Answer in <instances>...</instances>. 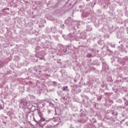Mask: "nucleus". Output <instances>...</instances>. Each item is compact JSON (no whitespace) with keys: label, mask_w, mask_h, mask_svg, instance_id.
<instances>
[{"label":"nucleus","mask_w":128,"mask_h":128,"mask_svg":"<svg viewBox=\"0 0 128 128\" xmlns=\"http://www.w3.org/2000/svg\"><path fill=\"white\" fill-rule=\"evenodd\" d=\"M38 114L40 118H42V116H44L42 115V112H40V111L38 112Z\"/></svg>","instance_id":"nucleus-1"},{"label":"nucleus","mask_w":128,"mask_h":128,"mask_svg":"<svg viewBox=\"0 0 128 128\" xmlns=\"http://www.w3.org/2000/svg\"><path fill=\"white\" fill-rule=\"evenodd\" d=\"M68 86H64L62 88V90L63 91H64V90H68Z\"/></svg>","instance_id":"nucleus-2"},{"label":"nucleus","mask_w":128,"mask_h":128,"mask_svg":"<svg viewBox=\"0 0 128 128\" xmlns=\"http://www.w3.org/2000/svg\"><path fill=\"white\" fill-rule=\"evenodd\" d=\"M40 118L41 122H44L46 120V119H44V118L43 117Z\"/></svg>","instance_id":"nucleus-3"},{"label":"nucleus","mask_w":128,"mask_h":128,"mask_svg":"<svg viewBox=\"0 0 128 128\" xmlns=\"http://www.w3.org/2000/svg\"><path fill=\"white\" fill-rule=\"evenodd\" d=\"M87 56L88 58H90L92 56V54H88Z\"/></svg>","instance_id":"nucleus-4"},{"label":"nucleus","mask_w":128,"mask_h":128,"mask_svg":"<svg viewBox=\"0 0 128 128\" xmlns=\"http://www.w3.org/2000/svg\"><path fill=\"white\" fill-rule=\"evenodd\" d=\"M64 52H66V50H64Z\"/></svg>","instance_id":"nucleus-5"},{"label":"nucleus","mask_w":128,"mask_h":128,"mask_svg":"<svg viewBox=\"0 0 128 128\" xmlns=\"http://www.w3.org/2000/svg\"><path fill=\"white\" fill-rule=\"evenodd\" d=\"M64 52H66V50H64Z\"/></svg>","instance_id":"nucleus-6"},{"label":"nucleus","mask_w":128,"mask_h":128,"mask_svg":"<svg viewBox=\"0 0 128 128\" xmlns=\"http://www.w3.org/2000/svg\"><path fill=\"white\" fill-rule=\"evenodd\" d=\"M118 115V113H116V116H117Z\"/></svg>","instance_id":"nucleus-7"},{"label":"nucleus","mask_w":128,"mask_h":128,"mask_svg":"<svg viewBox=\"0 0 128 128\" xmlns=\"http://www.w3.org/2000/svg\"><path fill=\"white\" fill-rule=\"evenodd\" d=\"M35 122H36V120H35Z\"/></svg>","instance_id":"nucleus-8"}]
</instances>
